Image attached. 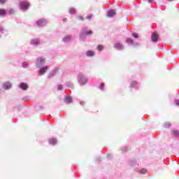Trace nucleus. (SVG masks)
Returning a JSON list of instances; mask_svg holds the SVG:
<instances>
[{
  "instance_id": "nucleus-29",
  "label": "nucleus",
  "mask_w": 179,
  "mask_h": 179,
  "mask_svg": "<svg viewBox=\"0 0 179 179\" xmlns=\"http://www.w3.org/2000/svg\"><path fill=\"white\" fill-rule=\"evenodd\" d=\"M62 87H63L62 85H60L58 86V90H62Z\"/></svg>"
},
{
  "instance_id": "nucleus-1",
  "label": "nucleus",
  "mask_w": 179,
  "mask_h": 179,
  "mask_svg": "<svg viewBox=\"0 0 179 179\" xmlns=\"http://www.w3.org/2000/svg\"><path fill=\"white\" fill-rule=\"evenodd\" d=\"M78 80L79 83H80L81 85H85L86 83V82H87V80L86 79L85 76H83V74H82V73H80L78 75Z\"/></svg>"
},
{
  "instance_id": "nucleus-2",
  "label": "nucleus",
  "mask_w": 179,
  "mask_h": 179,
  "mask_svg": "<svg viewBox=\"0 0 179 179\" xmlns=\"http://www.w3.org/2000/svg\"><path fill=\"white\" fill-rule=\"evenodd\" d=\"M151 40L153 43H157L159 41V34H157V32H153L152 34Z\"/></svg>"
},
{
  "instance_id": "nucleus-34",
  "label": "nucleus",
  "mask_w": 179,
  "mask_h": 179,
  "mask_svg": "<svg viewBox=\"0 0 179 179\" xmlns=\"http://www.w3.org/2000/svg\"><path fill=\"white\" fill-rule=\"evenodd\" d=\"M64 22H65V21H66V19H64Z\"/></svg>"
},
{
  "instance_id": "nucleus-17",
  "label": "nucleus",
  "mask_w": 179,
  "mask_h": 179,
  "mask_svg": "<svg viewBox=\"0 0 179 179\" xmlns=\"http://www.w3.org/2000/svg\"><path fill=\"white\" fill-rule=\"evenodd\" d=\"M66 103H72V98L71 96L66 97Z\"/></svg>"
},
{
  "instance_id": "nucleus-7",
  "label": "nucleus",
  "mask_w": 179,
  "mask_h": 179,
  "mask_svg": "<svg viewBox=\"0 0 179 179\" xmlns=\"http://www.w3.org/2000/svg\"><path fill=\"white\" fill-rule=\"evenodd\" d=\"M20 87L22 89V90H27L29 89V86L24 83H22Z\"/></svg>"
},
{
  "instance_id": "nucleus-13",
  "label": "nucleus",
  "mask_w": 179,
  "mask_h": 179,
  "mask_svg": "<svg viewBox=\"0 0 179 179\" xmlns=\"http://www.w3.org/2000/svg\"><path fill=\"white\" fill-rule=\"evenodd\" d=\"M49 143L50 145H55L57 143V139H55V138H50L49 139Z\"/></svg>"
},
{
  "instance_id": "nucleus-35",
  "label": "nucleus",
  "mask_w": 179,
  "mask_h": 179,
  "mask_svg": "<svg viewBox=\"0 0 179 179\" xmlns=\"http://www.w3.org/2000/svg\"><path fill=\"white\" fill-rule=\"evenodd\" d=\"M168 1H173V0H168Z\"/></svg>"
},
{
  "instance_id": "nucleus-14",
  "label": "nucleus",
  "mask_w": 179,
  "mask_h": 179,
  "mask_svg": "<svg viewBox=\"0 0 179 179\" xmlns=\"http://www.w3.org/2000/svg\"><path fill=\"white\" fill-rule=\"evenodd\" d=\"M87 57H94V52L89 50L87 52Z\"/></svg>"
},
{
  "instance_id": "nucleus-12",
  "label": "nucleus",
  "mask_w": 179,
  "mask_h": 179,
  "mask_svg": "<svg viewBox=\"0 0 179 179\" xmlns=\"http://www.w3.org/2000/svg\"><path fill=\"white\" fill-rule=\"evenodd\" d=\"M83 34H92V31L87 29H84L83 30Z\"/></svg>"
},
{
  "instance_id": "nucleus-5",
  "label": "nucleus",
  "mask_w": 179,
  "mask_h": 179,
  "mask_svg": "<svg viewBox=\"0 0 179 179\" xmlns=\"http://www.w3.org/2000/svg\"><path fill=\"white\" fill-rule=\"evenodd\" d=\"M3 89H5V90H8L10 89V87H12V85L10 84V83L7 82L3 84Z\"/></svg>"
},
{
  "instance_id": "nucleus-18",
  "label": "nucleus",
  "mask_w": 179,
  "mask_h": 179,
  "mask_svg": "<svg viewBox=\"0 0 179 179\" xmlns=\"http://www.w3.org/2000/svg\"><path fill=\"white\" fill-rule=\"evenodd\" d=\"M103 49H104V46H103L102 45H99L97 46L98 51H102V50Z\"/></svg>"
},
{
  "instance_id": "nucleus-9",
  "label": "nucleus",
  "mask_w": 179,
  "mask_h": 179,
  "mask_svg": "<svg viewBox=\"0 0 179 179\" xmlns=\"http://www.w3.org/2000/svg\"><path fill=\"white\" fill-rule=\"evenodd\" d=\"M47 69H48V66L41 68L39 72V75H44L45 72L47 71Z\"/></svg>"
},
{
  "instance_id": "nucleus-27",
  "label": "nucleus",
  "mask_w": 179,
  "mask_h": 179,
  "mask_svg": "<svg viewBox=\"0 0 179 179\" xmlns=\"http://www.w3.org/2000/svg\"><path fill=\"white\" fill-rule=\"evenodd\" d=\"M103 88H104V83H101V85H100V89H103Z\"/></svg>"
},
{
  "instance_id": "nucleus-32",
  "label": "nucleus",
  "mask_w": 179,
  "mask_h": 179,
  "mask_svg": "<svg viewBox=\"0 0 179 179\" xmlns=\"http://www.w3.org/2000/svg\"><path fill=\"white\" fill-rule=\"evenodd\" d=\"M149 3H152L153 2V0H148Z\"/></svg>"
},
{
  "instance_id": "nucleus-16",
  "label": "nucleus",
  "mask_w": 179,
  "mask_h": 179,
  "mask_svg": "<svg viewBox=\"0 0 179 179\" xmlns=\"http://www.w3.org/2000/svg\"><path fill=\"white\" fill-rule=\"evenodd\" d=\"M6 15V10L0 9V16H5Z\"/></svg>"
},
{
  "instance_id": "nucleus-31",
  "label": "nucleus",
  "mask_w": 179,
  "mask_h": 179,
  "mask_svg": "<svg viewBox=\"0 0 179 179\" xmlns=\"http://www.w3.org/2000/svg\"><path fill=\"white\" fill-rule=\"evenodd\" d=\"M175 103H176V106H179V101L178 100H176Z\"/></svg>"
},
{
  "instance_id": "nucleus-30",
  "label": "nucleus",
  "mask_w": 179,
  "mask_h": 179,
  "mask_svg": "<svg viewBox=\"0 0 179 179\" xmlns=\"http://www.w3.org/2000/svg\"><path fill=\"white\" fill-rule=\"evenodd\" d=\"M6 2V0H0V3H5Z\"/></svg>"
},
{
  "instance_id": "nucleus-19",
  "label": "nucleus",
  "mask_w": 179,
  "mask_h": 179,
  "mask_svg": "<svg viewBox=\"0 0 179 179\" xmlns=\"http://www.w3.org/2000/svg\"><path fill=\"white\" fill-rule=\"evenodd\" d=\"M135 86H136V81H133L130 85V87H135Z\"/></svg>"
},
{
  "instance_id": "nucleus-26",
  "label": "nucleus",
  "mask_w": 179,
  "mask_h": 179,
  "mask_svg": "<svg viewBox=\"0 0 179 179\" xmlns=\"http://www.w3.org/2000/svg\"><path fill=\"white\" fill-rule=\"evenodd\" d=\"M132 36H133V37H134V38H138V34H135V33L133 34Z\"/></svg>"
},
{
  "instance_id": "nucleus-3",
  "label": "nucleus",
  "mask_w": 179,
  "mask_h": 179,
  "mask_svg": "<svg viewBox=\"0 0 179 179\" xmlns=\"http://www.w3.org/2000/svg\"><path fill=\"white\" fill-rule=\"evenodd\" d=\"M29 6H30V4L26 1H22L20 3L21 9H28Z\"/></svg>"
},
{
  "instance_id": "nucleus-22",
  "label": "nucleus",
  "mask_w": 179,
  "mask_h": 179,
  "mask_svg": "<svg viewBox=\"0 0 179 179\" xmlns=\"http://www.w3.org/2000/svg\"><path fill=\"white\" fill-rule=\"evenodd\" d=\"M77 20H85V18H83V17H82L81 15L78 16L77 17Z\"/></svg>"
},
{
  "instance_id": "nucleus-8",
  "label": "nucleus",
  "mask_w": 179,
  "mask_h": 179,
  "mask_svg": "<svg viewBox=\"0 0 179 179\" xmlns=\"http://www.w3.org/2000/svg\"><path fill=\"white\" fill-rule=\"evenodd\" d=\"M108 17H113V16H115V10H110L108 13Z\"/></svg>"
},
{
  "instance_id": "nucleus-10",
  "label": "nucleus",
  "mask_w": 179,
  "mask_h": 179,
  "mask_svg": "<svg viewBox=\"0 0 179 179\" xmlns=\"http://www.w3.org/2000/svg\"><path fill=\"white\" fill-rule=\"evenodd\" d=\"M115 48H116L117 50H122L123 46L122 45H121V43H117L115 44Z\"/></svg>"
},
{
  "instance_id": "nucleus-33",
  "label": "nucleus",
  "mask_w": 179,
  "mask_h": 179,
  "mask_svg": "<svg viewBox=\"0 0 179 179\" xmlns=\"http://www.w3.org/2000/svg\"><path fill=\"white\" fill-rule=\"evenodd\" d=\"M23 65H27V64H26V63H23Z\"/></svg>"
},
{
  "instance_id": "nucleus-6",
  "label": "nucleus",
  "mask_w": 179,
  "mask_h": 179,
  "mask_svg": "<svg viewBox=\"0 0 179 179\" xmlns=\"http://www.w3.org/2000/svg\"><path fill=\"white\" fill-rule=\"evenodd\" d=\"M171 135H172V136H173V138H177L178 136H179L178 130H172Z\"/></svg>"
},
{
  "instance_id": "nucleus-23",
  "label": "nucleus",
  "mask_w": 179,
  "mask_h": 179,
  "mask_svg": "<svg viewBox=\"0 0 179 179\" xmlns=\"http://www.w3.org/2000/svg\"><path fill=\"white\" fill-rule=\"evenodd\" d=\"M76 10L75 9H72L70 10L71 15H73V13H76Z\"/></svg>"
},
{
  "instance_id": "nucleus-11",
  "label": "nucleus",
  "mask_w": 179,
  "mask_h": 179,
  "mask_svg": "<svg viewBox=\"0 0 179 179\" xmlns=\"http://www.w3.org/2000/svg\"><path fill=\"white\" fill-rule=\"evenodd\" d=\"M37 62H38V64H40L41 65V64H44V62H45V59H43L41 57H39L37 59Z\"/></svg>"
},
{
  "instance_id": "nucleus-15",
  "label": "nucleus",
  "mask_w": 179,
  "mask_h": 179,
  "mask_svg": "<svg viewBox=\"0 0 179 179\" xmlns=\"http://www.w3.org/2000/svg\"><path fill=\"white\" fill-rule=\"evenodd\" d=\"M72 38V36H66L64 38V43H66L68 41H71V39Z\"/></svg>"
},
{
  "instance_id": "nucleus-25",
  "label": "nucleus",
  "mask_w": 179,
  "mask_h": 179,
  "mask_svg": "<svg viewBox=\"0 0 179 179\" xmlns=\"http://www.w3.org/2000/svg\"><path fill=\"white\" fill-rule=\"evenodd\" d=\"M33 44L36 45L37 44H40V42L38 41H33Z\"/></svg>"
},
{
  "instance_id": "nucleus-24",
  "label": "nucleus",
  "mask_w": 179,
  "mask_h": 179,
  "mask_svg": "<svg viewBox=\"0 0 179 179\" xmlns=\"http://www.w3.org/2000/svg\"><path fill=\"white\" fill-rule=\"evenodd\" d=\"M127 42L129 43L132 44V43H134V41L132 39H127Z\"/></svg>"
},
{
  "instance_id": "nucleus-20",
  "label": "nucleus",
  "mask_w": 179,
  "mask_h": 179,
  "mask_svg": "<svg viewBox=\"0 0 179 179\" xmlns=\"http://www.w3.org/2000/svg\"><path fill=\"white\" fill-rule=\"evenodd\" d=\"M92 17L93 15L92 14H90L85 17V19H88L89 20H91Z\"/></svg>"
},
{
  "instance_id": "nucleus-4",
  "label": "nucleus",
  "mask_w": 179,
  "mask_h": 179,
  "mask_svg": "<svg viewBox=\"0 0 179 179\" xmlns=\"http://www.w3.org/2000/svg\"><path fill=\"white\" fill-rule=\"evenodd\" d=\"M38 26H45V24H47V22H45V20L41 19L39 20H38L36 22Z\"/></svg>"
},
{
  "instance_id": "nucleus-21",
  "label": "nucleus",
  "mask_w": 179,
  "mask_h": 179,
  "mask_svg": "<svg viewBox=\"0 0 179 179\" xmlns=\"http://www.w3.org/2000/svg\"><path fill=\"white\" fill-rule=\"evenodd\" d=\"M147 172H148V171L146 169H141V174H146Z\"/></svg>"
},
{
  "instance_id": "nucleus-28",
  "label": "nucleus",
  "mask_w": 179,
  "mask_h": 179,
  "mask_svg": "<svg viewBox=\"0 0 179 179\" xmlns=\"http://www.w3.org/2000/svg\"><path fill=\"white\" fill-rule=\"evenodd\" d=\"M9 13L10 15H12V13H15V11L13 10H10Z\"/></svg>"
}]
</instances>
